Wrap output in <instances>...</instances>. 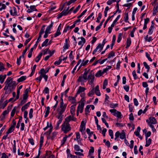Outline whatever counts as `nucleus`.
Here are the masks:
<instances>
[{"label": "nucleus", "instance_id": "1", "mask_svg": "<svg viewBox=\"0 0 158 158\" xmlns=\"http://www.w3.org/2000/svg\"><path fill=\"white\" fill-rule=\"evenodd\" d=\"M61 130L65 134L70 131L71 127L69 123L64 121L61 126Z\"/></svg>", "mask_w": 158, "mask_h": 158}, {"label": "nucleus", "instance_id": "2", "mask_svg": "<svg viewBox=\"0 0 158 158\" xmlns=\"http://www.w3.org/2000/svg\"><path fill=\"white\" fill-rule=\"evenodd\" d=\"M66 106L67 105L66 104H64L63 98H61V102L59 107L57 108V112L64 113L65 110Z\"/></svg>", "mask_w": 158, "mask_h": 158}, {"label": "nucleus", "instance_id": "3", "mask_svg": "<svg viewBox=\"0 0 158 158\" xmlns=\"http://www.w3.org/2000/svg\"><path fill=\"white\" fill-rule=\"evenodd\" d=\"M110 111L114 115L117 117L118 118H121L123 117L121 113L117 110L116 109H110Z\"/></svg>", "mask_w": 158, "mask_h": 158}, {"label": "nucleus", "instance_id": "4", "mask_svg": "<svg viewBox=\"0 0 158 158\" xmlns=\"http://www.w3.org/2000/svg\"><path fill=\"white\" fill-rule=\"evenodd\" d=\"M77 119L73 115H69L65 119V122L67 123H69L71 121H76Z\"/></svg>", "mask_w": 158, "mask_h": 158}, {"label": "nucleus", "instance_id": "5", "mask_svg": "<svg viewBox=\"0 0 158 158\" xmlns=\"http://www.w3.org/2000/svg\"><path fill=\"white\" fill-rule=\"evenodd\" d=\"M7 86V87H8V88L11 89L13 91L15 89L16 86V82L15 81L12 82L10 83H9L7 85H5Z\"/></svg>", "mask_w": 158, "mask_h": 158}, {"label": "nucleus", "instance_id": "6", "mask_svg": "<svg viewBox=\"0 0 158 158\" xmlns=\"http://www.w3.org/2000/svg\"><path fill=\"white\" fill-rule=\"evenodd\" d=\"M13 10L11 9L10 10V12L11 15L15 16H18L17 10L16 8L13 7Z\"/></svg>", "mask_w": 158, "mask_h": 158}, {"label": "nucleus", "instance_id": "7", "mask_svg": "<svg viewBox=\"0 0 158 158\" xmlns=\"http://www.w3.org/2000/svg\"><path fill=\"white\" fill-rule=\"evenodd\" d=\"M94 75L92 74L91 73H90L88 77V79L90 80L89 81V84H92L93 83L94 80Z\"/></svg>", "mask_w": 158, "mask_h": 158}, {"label": "nucleus", "instance_id": "8", "mask_svg": "<svg viewBox=\"0 0 158 158\" xmlns=\"http://www.w3.org/2000/svg\"><path fill=\"white\" fill-rule=\"evenodd\" d=\"M100 45L98 44V45L97 46L96 48L92 52L93 54H94L97 52H101L103 48H102L100 46Z\"/></svg>", "mask_w": 158, "mask_h": 158}, {"label": "nucleus", "instance_id": "9", "mask_svg": "<svg viewBox=\"0 0 158 158\" xmlns=\"http://www.w3.org/2000/svg\"><path fill=\"white\" fill-rule=\"evenodd\" d=\"M4 89L5 90L4 93L5 94H9L13 91L11 89L8 88V87H7V86L6 85L4 88Z\"/></svg>", "mask_w": 158, "mask_h": 158}, {"label": "nucleus", "instance_id": "10", "mask_svg": "<svg viewBox=\"0 0 158 158\" xmlns=\"http://www.w3.org/2000/svg\"><path fill=\"white\" fill-rule=\"evenodd\" d=\"M149 123H151L155 124L157 123V121L155 118L154 117H150L149 118L148 120V119Z\"/></svg>", "mask_w": 158, "mask_h": 158}, {"label": "nucleus", "instance_id": "11", "mask_svg": "<svg viewBox=\"0 0 158 158\" xmlns=\"http://www.w3.org/2000/svg\"><path fill=\"white\" fill-rule=\"evenodd\" d=\"M61 25V24H60L57 28V29L56 32L54 34V37H56L61 34V33L60 32V30L61 29V27H60Z\"/></svg>", "mask_w": 158, "mask_h": 158}, {"label": "nucleus", "instance_id": "12", "mask_svg": "<svg viewBox=\"0 0 158 158\" xmlns=\"http://www.w3.org/2000/svg\"><path fill=\"white\" fill-rule=\"evenodd\" d=\"M84 106V103H83L79 104L77 107V110L80 111L81 113L83 111Z\"/></svg>", "mask_w": 158, "mask_h": 158}, {"label": "nucleus", "instance_id": "13", "mask_svg": "<svg viewBox=\"0 0 158 158\" xmlns=\"http://www.w3.org/2000/svg\"><path fill=\"white\" fill-rule=\"evenodd\" d=\"M30 103V102H28L27 103L24 105V106H22L21 109L22 111L23 112L25 111V110L27 109L29 106Z\"/></svg>", "mask_w": 158, "mask_h": 158}, {"label": "nucleus", "instance_id": "14", "mask_svg": "<svg viewBox=\"0 0 158 158\" xmlns=\"http://www.w3.org/2000/svg\"><path fill=\"white\" fill-rule=\"evenodd\" d=\"M99 85H97L95 87L94 90V92H95L96 94L98 96H100L101 95V93L99 90Z\"/></svg>", "mask_w": 158, "mask_h": 158}, {"label": "nucleus", "instance_id": "15", "mask_svg": "<svg viewBox=\"0 0 158 158\" xmlns=\"http://www.w3.org/2000/svg\"><path fill=\"white\" fill-rule=\"evenodd\" d=\"M12 106V105H11V106H8L7 110H5L3 112L2 114V115L5 116V115L9 113V111L11 109Z\"/></svg>", "mask_w": 158, "mask_h": 158}, {"label": "nucleus", "instance_id": "16", "mask_svg": "<svg viewBox=\"0 0 158 158\" xmlns=\"http://www.w3.org/2000/svg\"><path fill=\"white\" fill-rule=\"evenodd\" d=\"M80 38L81 40L78 42V44L80 45H81L82 47L85 43L86 40L85 39L82 37H81Z\"/></svg>", "mask_w": 158, "mask_h": 158}, {"label": "nucleus", "instance_id": "17", "mask_svg": "<svg viewBox=\"0 0 158 158\" xmlns=\"http://www.w3.org/2000/svg\"><path fill=\"white\" fill-rule=\"evenodd\" d=\"M131 43V39L130 37L128 38L127 40L126 48L127 49L130 47Z\"/></svg>", "mask_w": 158, "mask_h": 158}, {"label": "nucleus", "instance_id": "18", "mask_svg": "<svg viewBox=\"0 0 158 158\" xmlns=\"http://www.w3.org/2000/svg\"><path fill=\"white\" fill-rule=\"evenodd\" d=\"M85 90V88L82 87L81 86H79L77 92V94H79L80 93L84 92Z\"/></svg>", "mask_w": 158, "mask_h": 158}, {"label": "nucleus", "instance_id": "19", "mask_svg": "<svg viewBox=\"0 0 158 158\" xmlns=\"http://www.w3.org/2000/svg\"><path fill=\"white\" fill-rule=\"evenodd\" d=\"M14 81H13V78H11L10 77H8L7 78L6 81H5L4 84L5 85H7L9 83H10L12 82H14Z\"/></svg>", "mask_w": 158, "mask_h": 158}, {"label": "nucleus", "instance_id": "20", "mask_svg": "<svg viewBox=\"0 0 158 158\" xmlns=\"http://www.w3.org/2000/svg\"><path fill=\"white\" fill-rule=\"evenodd\" d=\"M85 124L84 121H82L81 122L80 126L81 129L80 130V131H82L83 130H84L85 129Z\"/></svg>", "mask_w": 158, "mask_h": 158}, {"label": "nucleus", "instance_id": "21", "mask_svg": "<svg viewBox=\"0 0 158 158\" xmlns=\"http://www.w3.org/2000/svg\"><path fill=\"white\" fill-rule=\"evenodd\" d=\"M154 28V25H152L149 28L148 32V34L149 35H151L152 34Z\"/></svg>", "mask_w": 158, "mask_h": 158}, {"label": "nucleus", "instance_id": "22", "mask_svg": "<svg viewBox=\"0 0 158 158\" xmlns=\"http://www.w3.org/2000/svg\"><path fill=\"white\" fill-rule=\"evenodd\" d=\"M58 114L56 116V117L58 119H63L64 115L62 114L63 113L58 112Z\"/></svg>", "mask_w": 158, "mask_h": 158}, {"label": "nucleus", "instance_id": "23", "mask_svg": "<svg viewBox=\"0 0 158 158\" xmlns=\"http://www.w3.org/2000/svg\"><path fill=\"white\" fill-rule=\"evenodd\" d=\"M69 7H68L66 9H64L63 10V11L61 12L62 15L64 16H66L69 13L68 10L69 9Z\"/></svg>", "mask_w": 158, "mask_h": 158}, {"label": "nucleus", "instance_id": "24", "mask_svg": "<svg viewBox=\"0 0 158 158\" xmlns=\"http://www.w3.org/2000/svg\"><path fill=\"white\" fill-rule=\"evenodd\" d=\"M120 1V0H119V1L117 2L116 6L117 7V10L113 12L114 15H115L118 11L119 13H120L121 12V10H119V6L118 4V2Z\"/></svg>", "mask_w": 158, "mask_h": 158}, {"label": "nucleus", "instance_id": "25", "mask_svg": "<svg viewBox=\"0 0 158 158\" xmlns=\"http://www.w3.org/2000/svg\"><path fill=\"white\" fill-rule=\"evenodd\" d=\"M42 54L43 53L42 52H40V54H39L38 56L35 58V61L36 62H38L39 61L42 56Z\"/></svg>", "mask_w": 158, "mask_h": 158}, {"label": "nucleus", "instance_id": "26", "mask_svg": "<svg viewBox=\"0 0 158 158\" xmlns=\"http://www.w3.org/2000/svg\"><path fill=\"white\" fill-rule=\"evenodd\" d=\"M26 78L27 77L26 76H22L18 79L17 81L18 82H20L25 80Z\"/></svg>", "mask_w": 158, "mask_h": 158}, {"label": "nucleus", "instance_id": "27", "mask_svg": "<svg viewBox=\"0 0 158 158\" xmlns=\"http://www.w3.org/2000/svg\"><path fill=\"white\" fill-rule=\"evenodd\" d=\"M90 106L89 105H88L85 108V114L86 115H87L90 112Z\"/></svg>", "mask_w": 158, "mask_h": 158}, {"label": "nucleus", "instance_id": "28", "mask_svg": "<svg viewBox=\"0 0 158 158\" xmlns=\"http://www.w3.org/2000/svg\"><path fill=\"white\" fill-rule=\"evenodd\" d=\"M50 109V108L49 106H48L47 107V108H46V111H45V114L44 115V117L45 118L47 117L48 116V115L49 113Z\"/></svg>", "mask_w": 158, "mask_h": 158}, {"label": "nucleus", "instance_id": "29", "mask_svg": "<svg viewBox=\"0 0 158 158\" xmlns=\"http://www.w3.org/2000/svg\"><path fill=\"white\" fill-rule=\"evenodd\" d=\"M141 128L139 127H137V131H135L134 132V134L135 135L137 136H139V132L140 131Z\"/></svg>", "mask_w": 158, "mask_h": 158}, {"label": "nucleus", "instance_id": "30", "mask_svg": "<svg viewBox=\"0 0 158 158\" xmlns=\"http://www.w3.org/2000/svg\"><path fill=\"white\" fill-rule=\"evenodd\" d=\"M103 74L102 71L101 70H99L98 71L95 75V76L97 77H99L102 76Z\"/></svg>", "mask_w": 158, "mask_h": 158}, {"label": "nucleus", "instance_id": "31", "mask_svg": "<svg viewBox=\"0 0 158 158\" xmlns=\"http://www.w3.org/2000/svg\"><path fill=\"white\" fill-rule=\"evenodd\" d=\"M49 127H50V128H53L52 123H51L50 124H49V122H47V126L44 128L43 129L44 131H45Z\"/></svg>", "mask_w": 158, "mask_h": 158}, {"label": "nucleus", "instance_id": "32", "mask_svg": "<svg viewBox=\"0 0 158 158\" xmlns=\"http://www.w3.org/2000/svg\"><path fill=\"white\" fill-rule=\"evenodd\" d=\"M94 88H93L88 94V96L89 97H91L94 94Z\"/></svg>", "mask_w": 158, "mask_h": 158}, {"label": "nucleus", "instance_id": "33", "mask_svg": "<svg viewBox=\"0 0 158 158\" xmlns=\"http://www.w3.org/2000/svg\"><path fill=\"white\" fill-rule=\"evenodd\" d=\"M126 137L124 131H123L120 135V138L121 139H123Z\"/></svg>", "mask_w": 158, "mask_h": 158}, {"label": "nucleus", "instance_id": "34", "mask_svg": "<svg viewBox=\"0 0 158 158\" xmlns=\"http://www.w3.org/2000/svg\"><path fill=\"white\" fill-rule=\"evenodd\" d=\"M36 67V64L34 65L33 66V67L32 69V71L31 73L29 76L31 77L35 73V70Z\"/></svg>", "mask_w": 158, "mask_h": 158}, {"label": "nucleus", "instance_id": "35", "mask_svg": "<svg viewBox=\"0 0 158 158\" xmlns=\"http://www.w3.org/2000/svg\"><path fill=\"white\" fill-rule=\"evenodd\" d=\"M14 129L15 128L11 126L6 132V134H9L11 133L14 131Z\"/></svg>", "mask_w": 158, "mask_h": 158}, {"label": "nucleus", "instance_id": "36", "mask_svg": "<svg viewBox=\"0 0 158 158\" xmlns=\"http://www.w3.org/2000/svg\"><path fill=\"white\" fill-rule=\"evenodd\" d=\"M143 64L144 66L145 67V68L147 69V72H149L150 67L149 65H148L147 64L146 62H144L143 63Z\"/></svg>", "mask_w": 158, "mask_h": 158}, {"label": "nucleus", "instance_id": "37", "mask_svg": "<svg viewBox=\"0 0 158 158\" xmlns=\"http://www.w3.org/2000/svg\"><path fill=\"white\" fill-rule=\"evenodd\" d=\"M114 15V14H113V15H112V16H109L108 18H107V20H106V21L105 22V23L104 24V27H105L106 26V25L107 23H108V21L110 20V19L111 18H112L114 16V15Z\"/></svg>", "mask_w": 158, "mask_h": 158}, {"label": "nucleus", "instance_id": "38", "mask_svg": "<svg viewBox=\"0 0 158 158\" xmlns=\"http://www.w3.org/2000/svg\"><path fill=\"white\" fill-rule=\"evenodd\" d=\"M108 84V81L106 79L104 80L103 83L102 88L103 89H105L106 88V86Z\"/></svg>", "mask_w": 158, "mask_h": 158}, {"label": "nucleus", "instance_id": "39", "mask_svg": "<svg viewBox=\"0 0 158 158\" xmlns=\"http://www.w3.org/2000/svg\"><path fill=\"white\" fill-rule=\"evenodd\" d=\"M33 110L32 108H31L29 111V118L30 119H31L33 116Z\"/></svg>", "mask_w": 158, "mask_h": 158}, {"label": "nucleus", "instance_id": "40", "mask_svg": "<svg viewBox=\"0 0 158 158\" xmlns=\"http://www.w3.org/2000/svg\"><path fill=\"white\" fill-rule=\"evenodd\" d=\"M49 41L48 39H46L42 44V47H43L44 46H48V43Z\"/></svg>", "mask_w": 158, "mask_h": 158}, {"label": "nucleus", "instance_id": "41", "mask_svg": "<svg viewBox=\"0 0 158 158\" xmlns=\"http://www.w3.org/2000/svg\"><path fill=\"white\" fill-rule=\"evenodd\" d=\"M128 13H126L125 14V16L124 17V21L126 22L129 23V21H128Z\"/></svg>", "mask_w": 158, "mask_h": 158}, {"label": "nucleus", "instance_id": "42", "mask_svg": "<svg viewBox=\"0 0 158 158\" xmlns=\"http://www.w3.org/2000/svg\"><path fill=\"white\" fill-rule=\"evenodd\" d=\"M146 144L145 145V147H147L150 145L151 143V139H149L148 140H146Z\"/></svg>", "mask_w": 158, "mask_h": 158}, {"label": "nucleus", "instance_id": "43", "mask_svg": "<svg viewBox=\"0 0 158 158\" xmlns=\"http://www.w3.org/2000/svg\"><path fill=\"white\" fill-rule=\"evenodd\" d=\"M67 138V135H65V136L63 138L62 140L61 141V145H63L65 143V142Z\"/></svg>", "mask_w": 158, "mask_h": 158}, {"label": "nucleus", "instance_id": "44", "mask_svg": "<svg viewBox=\"0 0 158 158\" xmlns=\"http://www.w3.org/2000/svg\"><path fill=\"white\" fill-rule=\"evenodd\" d=\"M16 107L15 106L14 107V108L13 109L11 113V117H13L16 111Z\"/></svg>", "mask_w": 158, "mask_h": 158}, {"label": "nucleus", "instance_id": "45", "mask_svg": "<svg viewBox=\"0 0 158 158\" xmlns=\"http://www.w3.org/2000/svg\"><path fill=\"white\" fill-rule=\"evenodd\" d=\"M132 74L134 77V78L135 80H136L138 78V77L136 74V71L135 70H134L133 71Z\"/></svg>", "mask_w": 158, "mask_h": 158}, {"label": "nucleus", "instance_id": "46", "mask_svg": "<svg viewBox=\"0 0 158 158\" xmlns=\"http://www.w3.org/2000/svg\"><path fill=\"white\" fill-rule=\"evenodd\" d=\"M122 34L121 33H119L118 34V39L117 40V42L119 43L122 39Z\"/></svg>", "mask_w": 158, "mask_h": 158}, {"label": "nucleus", "instance_id": "47", "mask_svg": "<svg viewBox=\"0 0 158 158\" xmlns=\"http://www.w3.org/2000/svg\"><path fill=\"white\" fill-rule=\"evenodd\" d=\"M109 135L111 137V138L113 139L114 138L113 133V131L111 129H110L109 130Z\"/></svg>", "mask_w": 158, "mask_h": 158}, {"label": "nucleus", "instance_id": "48", "mask_svg": "<svg viewBox=\"0 0 158 158\" xmlns=\"http://www.w3.org/2000/svg\"><path fill=\"white\" fill-rule=\"evenodd\" d=\"M116 2V0H109L106 2V3L108 5H110L113 2Z\"/></svg>", "mask_w": 158, "mask_h": 158}, {"label": "nucleus", "instance_id": "49", "mask_svg": "<svg viewBox=\"0 0 158 158\" xmlns=\"http://www.w3.org/2000/svg\"><path fill=\"white\" fill-rule=\"evenodd\" d=\"M102 17V14L101 13H99L98 15V17L97 18L96 22L97 23H99L100 20L101 19Z\"/></svg>", "mask_w": 158, "mask_h": 158}, {"label": "nucleus", "instance_id": "50", "mask_svg": "<svg viewBox=\"0 0 158 158\" xmlns=\"http://www.w3.org/2000/svg\"><path fill=\"white\" fill-rule=\"evenodd\" d=\"M145 54H146V56L147 57V58L148 59V60L150 62H152V60L150 57L149 54L147 52H146Z\"/></svg>", "mask_w": 158, "mask_h": 158}, {"label": "nucleus", "instance_id": "51", "mask_svg": "<svg viewBox=\"0 0 158 158\" xmlns=\"http://www.w3.org/2000/svg\"><path fill=\"white\" fill-rule=\"evenodd\" d=\"M44 142V137L43 136H41L40 138V146L42 147L43 145Z\"/></svg>", "mask_w": 158, "mask_h": 158}, {"label": "nucleus", "instance_id": "52", "mask_svg": "<svg viewBox=\"0 0 158 158\" xmlns=\"http://www.w3.org/2000/svg\"><path fill=\"white\" fill-rule=\"evenodd\" d=\"M114 56V53L113 51L110 52L108 55V58L109 59L111 57H113Z\"/></svg>", "mask_w": 158, "mask_h": 158}, {"label": "nucleus", "instance_id": "53", "mask_svg": "<svg viewBox=\"0 0 158 158\" xmlns=\"http://www.w3.org/2000/svg\"><path fill=\"white\" fill-rule=\"evenodd\" d=\"M89 62V60H87L85 61H84V60H83L82 61V63L81 64V66H85L87 64V63Z\"/></svg>", "mask_w": 158, "mask_h": 158}, {"label": "nucleus", "instance_id": "54", "mask_svg": "<svg viewBox=\"0 0 158 158\" xmlns=\"http://www.w3.org/2000/svg\"><path fill=\"white\" fill-rule=\"evenodd\" d=\"M74 148L75 151H79L80 149V147L78 145L75 144L74 146Z\"/></svg>", "mask_w": 158, "mask_h": 158}, {"label": "nucleus", "instance_id": "55", "mask_svg": "<svg viewBox=\"0 0 158 158\" xmlns=\"http://www.w3.org/2000/svg\"><path fill=\"white\" fill-rule=\"evenodd\" d=\"M44 92L45 94H48L49 93V89L48 87H46L44 88Z\"/></svg>", "mask_w": 158, "mask_h": 158}, {"label": "nucleus", "instance_id": "56", "mask_svg": "<svg viewBox=\"0 0 158 158\" xmlns=\"http://www.w3.org/2000/svg\"><path fill=\"white\" fill-rule=\"evenodd\" d=\"M132 3H130L127 4H125L123 5V6L127 7H128V8H130V7L132 6Z\"/></svg>", "mask_w": 158, "mask_h": 158}, {"label": "nucleus", "instance_id": "57", "mask_svg": "<svg viewBox=\"0 0 158 158\" xmlns=\"http://www.w3.org/2000/svg\"><path fill=\"white\" fill-rule=\"evenodd\" d=\"M121 62L120 61V60H119L117 62L116 66V69L117 70H119V69L120 64Z\"/></svg>", "mask_w": 158, "mask_h": 158}, {"label": "nucleus", "instance_id": "58", "mask_svg": "<svg viewBox=\"0 0 158 158\" xmlns=\"http://www.w3.org/2000/svg\"><path fill=\"white\" fill-rule=\"evenodd\" d=\"M73 51H71L69 55V58H70V60H72L74 58V57L73 55Z\"/></svg>", "mask_w": 158, "mask_h": 158}, {"label": "nucleus", "instance_id": "59", "mask_svg": "<svg viewBox=\"0 0 158 158\" xmlns=\"http://www.w3.org/2000/svg\"><path fill=\"white\" fill-rule=\"evenodd\" d=\"M5 69L3 63H0V71H2Z\"/></svg>", "mask_w": 158, "mask_h": 158}, {"label": "nucleus", "instance_id": "60", "mask_svg": "<svg viewBox=\"0 0 158 158\" xmlns=\"http://www.w3.org/2000/svg\"><path fill=\"white\" fill-rule=\"evenodd\" d=\"M87 10L86 9L83 11L82 12L81 14V15L77 17V18L79 19L81 18L83 15H84L85 13L86 12Z\"/></svg>", "mask_w": 158, "mask_h": 158}, {"label": "nucleus", "instance_id": "61", "mask_svg": "<svg viewBox=\"0 0 158 158\" xmlns=\"http://www.w3.org/2000/svg\"><path fill=\"white\" fill-rule=\"evenodd\" d=\"M30 8L32 10V11H37V10L35 8V6H31L30 7Z\"/></svg>", "mask_w": 158, "mask_h": 158}, {"label": "nucleus", "instance_id": "62", "mask_svg": "<svg viewBox=\"0 0 158 158\" xmlns=\"http://www.w3.org/2000/svg\"><path fill=\"white\" fill-rule=\"evenodd\" d=\"M151 131H148L145 135L146 140H147L148 137H149L151 135Z\"/></svg>", "mask_w": 158, "mask_h": 158}, {"label": "nucleus", "instance_id": "63", "mask_svg": "<svg viewBox=\"0 0 158 158\" xmlns=\"http://www.w3.org/2000/svg\"><path fill=\"white\" fill-rule=\"evenodd\" d=\"M124 89L127 92L129 91V87L127 85H124L123 87Z\"/></svg>", "mask_w": 158, "mask_h": 158}, {"label": "nucleus", "instance_id": "64", "mask_svg": "<svg viewBox=\"0 0 158 158\" xmlns=\"http://www.w3.org/2000/svg\"><path fill=\"white\" fill-rule=\"evenodd\" d=\"M62 59H59V60H58V61H56L54 62V64L55 65H59L62 62Z\"/></svg>", "mask_w": 158, "mask_h": 158}]
</instances>
